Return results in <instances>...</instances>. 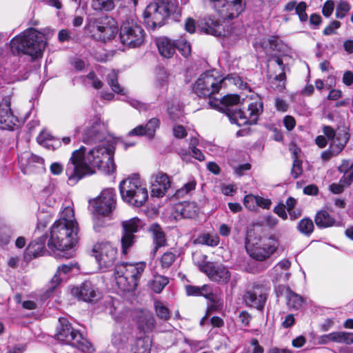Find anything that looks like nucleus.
<instances>
[{"mask_svg": "<svg viewBox=\"0 0 353 353\" xmlns=\"http://www.w3.org/2000/svg\"><path fill=\"white\" fill-rule=\"evenodd\" d=\"M114 150V147L110 144L99 145L88 151L84 146L74 150L65 167L68 183L75 185L84 176L93 174L95 168L108 174L114 172L116 170Z\"/></svg>", "mask_w": 353, "mask_h": 353, "instance_id": "1", "label": "nucleus"}, {"mask_svg": "<svg viewBox=\"0 0 353 353\" xmlns=\"http://www.w3.org/2000/svg\"><path fill=\"white\" fill-rule=\"evenodd\" d=\"M77 241V223L73 210L67 207L50 228L48 246L51 250H65L74 246Z\"/></svg>", "mask_w": 353, "mask_h": 353, "instance_id": "2", "label": "nucleus"}, {"mask_svg": "<svg viewBox=\"0 0 353 353\" xmlns=\"http://www.w3.org/2000/svg\"><path fill=\"white\" fill-rule=\"evenodd\" d=\"M52 35L50 29H44L43 32L37 31L33 28L25 30L21 35L13 38L11 48L18 53L29 55L34 59L41 57L46 48L47 41Z\"/></svg>", "mask_w": 353, "mask_h": 353, "instance_id": "3", "label": "nucleus"}, {"mask_svg": "<svg viewBox=\"0 0 353 353\" xmlns=\"http://www.w3.org/2000/svg\"><path fill=\"white\" fill-rule=\"evenodd\" d=\"M179 10L176 0H155L145 8L144 21L151 29L161 27L171 14L179 13Z\"/></svg>", "mask_w": 353, "mask_h": 353, "instance_id": "4", "label": "nucleus"}, {"mask_svg": "<svg viewBox=\"0 0 353 353\" xmlns=\"http://www.w3.org/2000/svg\"><path fill=\"white\" fill-rule=\"evenodd\" d=\"M55 339L64 344L70 345L83 353H93L92 345L77 330L74 329L65 318H59Z\"/></svg>", "mask_w": 353, "mask_h": 353, "instance_id": "5", "label": "nucleus"}, {"mask_svg": "<svg viewBox=\"0 0 353 353\" xmlns=\"http://www.w3.org/2000/svg\"><path fill=\"white\" fill-rule=\"evenodd\" d=\"M145 268V263H117L114 267V275L118 287L125 292L134 290Z\"/></svg>", "mask_w": 353, "mask_h": 353, "instance_id": "6", "label": "nucleus"}, {"mask_svg": "<svg viewBox=\"0 0 353 353\" xmlns=\"http://www.w3.org/2000/svg\"><path fill=\"white\" fill-rule=\"evenodd\" d=\"M119 190L123 201L134 207L143 205L148 198V189L138 174L123 180L120 183Z\"/></svg>", "mask_w": 353, "mask_h": 353, "instance_id": "7", "label": "nucleus"}, {"mask_svg": "<svg viewBox=\"0 0 353 353\" xmlns=\"http://www.w3.org/2000/svg\"><path fill=\"white\" fill-rule=\"evenodd\" d=\"M279 241L274 235L264 236L259 242L247 247L251 258L258 261H264L273 255L278 250Z\"/></svg>", "mask_w": 353, "mask_h": 353, "instance_id": "8", "label": "nucleus"}, {"mask_svg": "<svg viewBox=\"0 0 353 353\" xmlns=\"http://www.w3.org/2000/svg\"><path fill=\"white\" fill-rule=\"evenodd\" d=\"M214 72L211 71L203 73L194 84L193 91L198 97H210L219 91L223 79L216 77Z\"/></svg>", "mask_w": 353, "mask_h": 353, "instance_id": "9", "label": "nucleus"}, {"mask_svg": "<svg viewBox=\"0 0 353 353\" xmlns=\"http://www.w3.org/2000/svg\"><path fill=\"white\" fill-rule=\"evenodd\" d=\"M119 37L123 45L137 48L144 42V31L137 22L132 19L126 20L121 25Z\"/></svg>", "mask_w": 353, "mask_h": 353, "instance_id": "10", "label": "nucleus"}, {"mask_svg": "<svg viewBox=\"0 0 353 353\" xmlns=\"http://www.w3.org/2000/svg\"><path fill=\"white\" fill-rule=\"evenodd\" d=\"M214 10L220 17L225 19H232L238 17L246 6L245 0H210Z\"/></svg>", "mask_w": 353, "mask_h": 353, "instance_id": "11", "label": "nucleus"}, {"mask_svg": "<svg viewBox=\"0 0 353 353\" xmlns=\"http://www.w3.org/2000/svg\"><path fill=\"white\" fill-rule=\"evenodd\" d=\"M122 236L121 238V250L123 254L128 252V250L136 241L135 233L139 232L143 226V222L139 218H132L122 221Z\"/></svg>", "mask_w": 353, "mask_h": 353, "instance_id": "12", "label": "nucleus"}, {"mask_svg": "<svg viewBox=\"0 0 353 353\" xmlns=\"http://www.w3.org/2000/svg\"><path fill=\"white\" fill-rule=\"evenodd\" d=\"M93 252L100 268L112 267L117 257V248L110 242H101L94 245Z\"/></svg>", "mask_w": 353, "mask_h": 353, "instance_id": "13", "label": "nucleus"}, {"mask_svg": "<svg viewBox=\"0 0 353 353\" xmlns=\"http://www.w3.org/2000/svg\"><path fill=\"white\" fill-rule=\"evenodd\" d=\"M92 28L98 39L103 41L114 38L118 32V28L114 20L107 16L95 19Z\"/></svg>", "mask_w": 353, "mask_h": 353, "instance_id": "14", "label": "nucleus"}, {"mask_svg": "<svg viewBox=\"0 0 353 353\" xmlns=\"http://www.w3.org/2000/svg\"><path fill=\"white\" fill-rule=\"evenodd\" d=\"M116 205V194L112 188L102 190L100 195L94 201L95 212L103 216H109L114 211Z\"/></svg>", "mask_w": 353, "mask_h": 353, "instance_id": "15", "label": "nucleus"}, {"mask_svg": "<svg viewBox=\"0 0 353 353\" xmlns=\"http://www.w3.org/2000/svg\"><path fill=\"white\" fill-rule=\"evenodd\" d=\"M71 294L78 300L87 303L94 302L99 298L98 289L90 281H85L79 286L73 288Z\"/></svg>", "mask_w": 353, "mask_h": 353, "instance_id": "16", "label": "nucleus"}, {"mask_svg": "<svg viewBox=\"0 0 353 353\" xmlns=\"http://www.w3.org/2000/svg\"><path fill=\"white\" fill-rule=\"evenodd\" d=\"M209 279L219 284H226L231 278V272L223 265L207 263L202 268Z\"/></svg>", "mask_w": 353, "mask_h": 353, "instance_id": "17", "label": "nucleus"}, {"mask_svg": "<svg viewBox=\"0 0 353 353\" xmlns=\"http://www.w3.org/2000/svg\"><path fill=\"white\" fill-rule=\"evenodd\" d=\"M10 97L5 96L0 99V124L1 128L12 130L17 121L10 108Z\"/></svg>", "mask_w": 353, "mask_h": 353, "instance_id": "18", "label": "nucleus"}, {"mask_svg": "<svg viewBox=\"0 0 353 353\" xmlns=\"http://www.w3.org/2000/svg\"><path fill=\"white\" fill-rule=\"evenodd\" d=\"M152 196L163 197L170 188L171 181L167 174L159 172L152 176Z\"/></svg>", "mask_w": 353, "mask_h": 353, "instance_id": "19", "label": "nucleus"}, {"mask_svg": "<svg viewBox=\"0 0 353 353\" xmlns=\"http://www.w3.org/2000/svg\"><path fill=\"white\" fill-rule=\"evenodd\" d=\"M350 139L348 133L343 131L337 135V139L331 141L329 149L321 153L323 161H329L332 157L337 155L342 151Z\"/></svg>", "mask_w": 353, "mask_h": 353, "instance_id": "20", "label": "nucleus"}, {"mask_svg": "<svg viewBox=\"0 0 353 353\" xmlns=\"http://www.w3.org/2000/svg\"><path fill=\"white\" fill-rule=\"evenodd\" d=\"M102 128L103 126L99 123H95L92 126L87 128L83 135V141L87 144L102 141L105 138Z\"/></svg>", "mask_w": 353, "mask_h": 353, "instance_id": "21", "label": "nucleus"}, {"mask_svg": "<svg viewBox=\"0 0 353 353\" xmlns=\"http://www.w3.org/2000/svg\"><path fill=\"white\" fill-rule=\"evenodd\" d=\"M157 46L159 54L164 58L169 59L175 53L179 45L167 37L159 38L157 40Z\"/></svg>", "mask_w": 353, "mask_h": 353, "instance_id": "22", "label": "nucleus"}, {"mask_svg": "<svg viewBox=\"0 0 353 353\" xmlns=\"http://www.w3.org/2000/svg\"><path fill=\"white\" fill-rule=\"evenodd\" d=\"M353 164L350 166V168L346 170L343 176L341 179L338 183H332L329 186V190L333 194H341L343 192L344 189L349 186L353 179Z\"/></svg>", "mask_w": 353, "mask_h": 353, "instance_id": "23", "label": "nucleus"}, {"mask_svg": "<svg viewBox=\"0 0 353 353\" xmlns=\"http://www.w3.org/2000/svg\"><path fill=\"white\" fill-rule=\"evenodd\" d=\"M148 231L152 234L153 241L155 244L152 250V254L154 255L159 248L165 245V236L161 228L157 223L152 224L148 228Z\"/></svg>", "mask_w": 353, "mask_h": 353, "instance_id": "24", "label": "nucleus"}, {"mask_svg": "<svg viewBox=\"0 0 353 353\" xmlns=\"http://www.w3.org/2000/svg\"><path fill=\"white\" fill-rule=\"evenodd\" d=\"M244 301L248 305L262 310L266 301V296L264 294L249 290L244 295Z\"/></svg>", "mask_w": 353, "mask_h": 353, "instance_id": "25", "label": "nucleus"}, {"mask_svg": "<svg viewBox=\"0 0 353 353\" xmlns=\"http://www.w3.org/2000/svg\"><path fill=\"white\" fill-rule=\"evenodd\" d=\"M330 341L337 343H343L345 344H351L353 343V334L350 332H338L325 334L322 336L323 343H325Z\"/></svg>", "mask_w": 353, "mask_h": 353, "instance_id": "26", "label": "nucleus"}, {"mask_svg": "<svg viewBox=\"0 0 353 353\" xmlns=\"http://www.w3.org/2000/svg\"><path fill=\"white\" fill-rule=\"evenodd\" d=\"M227 110L229 112H228V114L226 115L229 117L232 123H236L239 126L248 123L250 124L249 118L247 117L245 113L238 107L234 109Z\"/></svg>", "mask_w": 353, "mask_h": 353, "instance_id": "27", "label": "nucleus"}, {"mask_svg": "<svg viewBox=\"0 0 353 353\" xmlns=\"http://www.w3.org/2000/svg\"><path fill=\"white\" fill-rule=\"evenodd\" d=\"M190 203H178L173 207L175 219L192 218L195 215V211H192Z\"/></svg>", "mask_w": 353, "mask_h": 353, "instance_id": "28", "label": "nucleus"}, {"mask_svg": "<svg viewBox=\"0 0 353 353\" xmlns=\"http://www.w3.org/2000/svg\"><path fill=\"white\" fill-rule=\"evenodd\" d=\"M314 221L318 228H324L333 226L335 220L325 210L319 211L315 216Z\"/></svg>", "mask_w": 353, "mask_h": 353, "instance_id": "29", "label": "nucleus"}, {"mask_svg": "<svg viewBox=\"0 0 353 353\" xmlns=\"http://www.w3.org/2000/svg\"><path fill=\"white\" fill-rule=\"evenodd\" d=\"M151 341L149 337H139L132 346V353H150Z\"/></svg>", "mask_w": 353, "mask_h": 353, "instance_id": "30", "label": "nucleus"}, {"mask_svg": "<svg viewBox=\"0 0 353 353\" xmlns=\"http://www.w3.org/2000/svg\"><path fill=\"white\" fill-rule=\"evenodd\" d=\"M239 101V96L236 94H228L223 97L221 100V104L222 105L221 110L227 114L228 112L227 109L237 108Z\"/></svg>", "mask_w": 353, "mask_h": 353, "instance_id": "31", "label": "nucleus"}, {"mask_svg": "<svg viewBox=\"0 0 353 353\" xmlns=\"http://www.w3.org/2000/svg\"><path fill=\"white\" fill-rule=\"evenodd\" d=\"M168 283L169 280L168 277L157 274L154 276L152 280L150 282V286L152 290L155 293H160Z\"/></svg>", "mask_w": 353, "mask_h": 353, "instance_id": "32", "label": "nucleus"}, {"mask_svg": "<svg viewBox=\"0 0 353 353\" xmlns=\"http://www.w3.org/2000/svg\"><path fill=\"white\" fill-rule=\"evenodd\" d=\"M270 87L275 91L282 92L285 89L286 75L281 72L270 81Z\"/></svg>", "mask_w": 353, "mask_h": 353, "instance_id": "33", "label": "nucleus"}, {"mask_svg": "<svg viewBox=\"0 0 353 353\" xmlns=\"http://www.w3.org/2000/svg\"><path fill=\"white\" fill-rule=\"evenodd\" d=\"M202 29L208 34L218 36L221 34V25L218 21L208 19L202 26Z\"/></svg>", "mask_w": 353, "mask_h": 353, "instance_id": "34", "label": "nucleus"}, {"mask_svg": "<svg viewBox=\"0 0 353 353\" xmlns=\"http://www.w3.org/2000/svg\"><path fill=\"white\" fill-rule=\"evenodd\" d=\"M154 308L157 316L163 321H166L170 318V312L169 309L164 303L160 301L155 300L154 301Z\"/></svg>", "mask_w": 353, "mask_h": 353, "instance_id": "35", "label": "nucleus"}, {"mask_svg": "<svg viewBox=\"0 0 353 353\" xmlns=\"http://www.w3.org/2000/svg\"><path fill=\"white\" fill-rule=\"evenodd\" d=\"M44 250V241L41 239L32 241L26 248L28 255L36 258L40 256Z\"/></svg>", "mask_w": 353, "mask_h": 353, "instance_id": "36", "label": "nucleus"}, {"mask_svg": "<svg viewBox=\"0 0 353 353\" xmlns=\"http://www.w3.org/2000/svg\"><path fill=\"white\" fill-rule=\"evenodd\" d=\"M107 82L112 88L113 92L122 95L125 94L123 89L120 86L119 83H118V73L116 70H112L107 75Z\"/></svg>", "mask_w": 353, "mask_h": 353, "instance_id": "37", "label": "nucleus"}, {"mask_svg": "<svg viewBox=\"0 0 353 353\" xmlns=\"http://www.w3.org/2000/svg\"><path fill=\"white\" fill-rule=\"evenodd\" d=\"M296 228L299 232L308 236L313 232L314 225L311 219L303 218L299 222Z\"/></svg>", "mask_w": 353, "mask_h": 353, "instance_id": "38", "label": "nucleus"}, {"mask_svg": "<svg viewBox=\"0 0 353 353\" xmlns=\"http://www.w3.org/2000/svg\"><path fill=\"white\" fill-rule=\"evenodd\" d=\"M285 298L286 304L289 308L298 310L302 307L303 303L302 296L294 292L293 291L289 292Z\"/></svg>", "mask_w": 353, "mask_h": 353, "instance_id": "39", "label": "nucleus"}, {"mask_svg": "<svg viewBox=\"0 0 353 353\" xmlns=\"http://www.w3.org/2000/svg\"><path fill=\"white\" fill-rule=\"evenodd\" d=\"M250 124L255 123L258 116L263 112V104L261 102L251 103L248 109Z\"/></svg>", "mask_w": 353, "mask_h": 353, "instance_id": "40", "label": "nucleus"}, {"mask_svg": "<svg viewBox=\"0 0 353 353\" xmlns=\"http://www.w3.org/2000/svg\"><path fill=\"white\" fill-rule=\"evenodd\" d=\"M92 8L97 11H110L114 8V0H92Z\"/></svg>", "mask_w": 353, "mask_h": 353, "instance_id": "41", "label": "nucleus"}, {"mask_svg": "<svg viewBox=\"0 0 353 353\" xmlns=\"http://www.w3.org/2000/svg\"><path fill=\"white\" fill-rule=\"evenodd\" d=\"M291 266V262L288 259L280 261L272 270L274 275L273 281H277L280 276V270H288Z\"/></svg>", "mask_w": 353, "mask_h": 353, "instance_id": "42", "label": "nucleus"}, {"mask_svg": "<svg viewBox=\"0 0 353 353\" xmlns=\"http://www.w3.org/2000/svg\"><path fill=\"white\" fill-rule=\"evenodd\" d=\"M196 241L199 243L209 245L216 246L219 244V239L217 236H212L210 234H204L199 236Z\"/></svg>", "mask_w": 353, "mask_h": 353, "instance_id": "43", "label": "nucleus"}, {"mask_svg": "<svg viewBox=\"0 0 353 353\" xmlns=\"http://www.w3.org/2000/svg\"><path fill=\"white\" fill-rule=\"evenodd\" d=\"M37 142L49 149H55L53 143H51V135L46 132H41L37 138Z\"/></svg>", "mask_w": 353, "mask_h": 353, "instance_id": "44", "label": "nucleus"}, {"mask_svg": "<svg viewBox=\"0 0 353 353\" xmlns=\"http://www.w3.org/2000/svg\"><path fill=\"white\" fill-rule=\"evenodd\" d=\"M159 120L157 118H152L148 121L145 126L146 136L152 138L154 135L156 129L159 126Z\"/></svg>", "mask_w": 353, "mask_h": 353, "instance_id": "45", "label": "nucleus"}, {"mask_svg": "<svg viewBox=\"0 0 353 353\" xmlns=\"http://www.w3.org/2000/svg\"><path fill=\"white\" fill-rule=\"evenodd\" d=\"M176 259V255L171 252H167L163 254L161 258V265L163 268H169Z\"/></svg>", "mask_w": 353, "mask_h": 353, "instance_id": "46", "label": "nucleus"}, {"mask_svg": "<svg viewBox=\"0 0 353 353\" xmlns=\"http://www.w3.org/2000/svg\"><path fill=\"white\" fill-rule=\"evenodd\" d=\"M350 8L351 6L347 2L343 1H339L336 8V17L339 19L344 17Z\"/></svg>", "mask_w": 353, "mask_h": 353, "instance_id": "47", "label": "nucleus"}, {"mask_svg": "<svg viewBox=\"0 0 353 353\" xmlns=\"http://www.w3.org/2000/svg\"><path fill=\"white\" fill-rule=\"evenodd\" d=\"M303 172L302 161L299 159L293 160L292 168L291 169V175L294 179L299 177Z\"/></svg>", "mask_w": 353, "mask_h": 353, "instance_id": "48", "label": "nucleus"}, {"mask_svg": "<svg viewBox=\"0 0 353 353\" xmlns=\"http://www.w3.org/2000/svg\"><path fill=\"white\" fill-rule=\"evenodd\" d=\"M256 196L252 194L246 195L243 199V204L249 210H255L257 208Z\"/></svg>", "mask_w": 353, "mask_h": 353, "instance_id": "49", "label": "nucleus"}, {"mask_svg": "<svg viewBox=\"0 0 353 353\" xmlns=\"http://www.w3.org/2000/svg\"><path fill=\"white\" fill-rule=\"evenodd\" d=\"M279 45V39L276 37H271L268 40H264L262 42V47L267 48L269 47L272 50H277Z\"/></svg>", "mask_w": 353, "mask_h": 353, "instance_id": "50", "label": "nucleus"}, {"mask_svg": "<svg viewBox=\"0 0 353 353\" xmlns=\"http://www.w3.org/2000/svg\"><path fill=\"white\" fill-rule=\"evenodd\" d=\"M306 7V3L303 1H301L296 5L295 8L296 14L299 15L301 21H305L307 19V15L305 12Z\"/></svg>", "mask_w": 353, "mask_h": 353, "instance_id": "51", "label": "nucleus"}, {"mask_svg": "<svg viewBox=\"0 0 353 353\" xmlns=\"http://www.w3.org/2000/svg\"><path fill=\"white\" fill-rule=\"evenodd\" d=\"M195 186H196L195 181H190V182L185 183L183 185V187H182L181 189L178 190L176 191V194L178 196H183L185 194L191 192L192 190H194Z\"/></svg>", "mask_w": 353, "mask_h": 353, "instance_id": "52", "label": "nucleus"}, {"mask_svg": "<svg viewBox=\"0 0 353 353\" xmlns=\"http://www.w3.org/2000/svg\"><path fill=\"white\" fill-rule=\"evenodd\" d=\"M323 132L324 134L326 136V137L327 138V139L331 140L332 141H334V139H337V135L339 133L343 132H339L336 134L335 130L331 126H329V125L323 126Z\"/></svg>", "mask_w": 353, "mask_h": 353, "instance_id": "53", "label": "nucleus"}, {"mask_svg": "<svg viewBox=\"0 0 353 353\" xmlns=\"http://www.w3.org/2000/svg\"><path fill=\"white\" fill-rule=\"evenodd\" d=\"M200 296H203L209 300H212L214 299V294L210 285H204L202 287H200Z\"/></svg>", "mask_w": 353, "mask_h": 353, "instance_id": "54", "label": "nucleus"}, {"mask_svg": "<svg viewBox=\"0 0 353 353\" xmlns=\"http://www.w3.org/2000/svg\"><path fill=\"white\" fill-rule=\"evenodd\" d=\"M334 1L332 0L327 1L324 3V6H323V10H322V12H323V15L326 17H330L334 10Z\"/></svg>", "mask_w": 353, "mask_h": 353, "instance_id": "55", "label": "nucleus"}, {"mask_svg": "<svg viewBox=\"0 0 353 353\" xmlns=\"http://www.w3.org/2000/svg\"><path fill=\"white\" fill-rule=\"evenodd\" d=\"M274 212L283 220L288 219V214L285 212V205L283 203H279L274 208Z\"/></svg>", "mask_w": 353, "mask_h": 353, "instance_id": "56", "label": "nucleus"}, {"mask_svg": "<svg viewBox=\"0 0 353 353\" xmlns=\"http://www.w3.org/2000/svg\"><path fill=\"white\" fill-rule=\"evenodd\" d=\"M340 26V23L337 21H332L323 30L325 35H331L335 32V30Z\"/></svg>", "mask_w": 353, "mask_h": 353, "instance_id": "57", "label": "nucleus"}, {"mask_svg": "<svg viewBox=\"0 0 353 353\" xmlns=\"http://www.w3.org/2000/svg\"><path fill=\"white\" fill-rule=\"evenodd\" d=\"M256 201H257V207L259 206L264 209H269L272 203L269 199H265L259 196H256Z\"/></svg>", "mask_w": 353, "mask_h": 353, "instance_id": "58", "label": "nucleus"}, {"mask_svg": "<svg viewBox=\"0 0 353 353\" xmlns=\"http://www.w3.org/2000/svg\"><path fill=\"white\" fill-rule=\"evenodd\" d=\"M146 136V132L145 128L143 125H140L136 127L135 128L132 129L131 131H130L128 133V137L130 136Z\"/></svg>", "mask_w": 353, "mask_h": 353, "instance_id": "59", "label": "nucleus"}, {"mask_svg": "<svg viewBox=\"0 0 353 353\" xmlns=\"http://www.w3.org/2000/svg\"><path fill=\"white\" fill-rule=\"evenodd\" d=\"M173 133L175 137L182 139L187 135L185 128L182 125H176L173 128Z\"/></svg>", "mask_w": 353, "mask_h": 353, "instance_id": "60", "label": "nucleus"}, {"mask_svg": "<svg viewBox=\"0 0 353 353\" xmlns=\"http://www.w3.org/2000/svg\"><path fill=\"white\" fill-rule=\"evenodd\" d=\"M50 170L54 175H59L63 170V165L57 162L52 163L50 166Z\"/></svg>", "mask_w": 353, "mask_h": 353, "instance_id": "61", "label": "nucleus"}, {"mask_svg": "<svg viewBox=\"0 0 353 353\" xmlns=\"http://www.w3.org/2000/svg\"><path fill=\"white\" fill-rule=\"evenodd\" d=\"M275 106L277 110L281 112H286L288 108V104L286 101L280 98L275 99Z\"/></svg>", "mask_w": 353, "mask_h": 353, "instance_id": "62", "label": "nucleus"}, {"mask_svg": "<svg viewBox=\"0 0 353 353\" xmlns=\"http://www.w3.org/2000/svg\"><path fill=\"white\" fill-rule=\"evenodd\" d=\"M228 79H232L234 85L238 86L240 89H246L248 87V84L246 82H244L242 79L239 76L231 77L228 76Z\"/></svg>", "mask_w": 353, "mask_h": 353, "instance_id": "63", "label": "nucleus"}, {"mask_svg": "<svg viewBox=\"0 0 353 353\" xmlns=\"http://www.w3.org/2000/svg\"><path fill=\"white\" fill-rule=\"evenodd\" d=\"M250 344L253 346V350L252 353H263L264 349L263 347L259 345V341L256 339L253 338L250 341Z\"/></svg>", "mask_w": 353, "mask_h": 353, "instance_id": "64", "label": "nucleus"}]
</instances>
